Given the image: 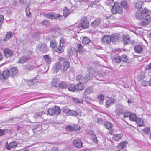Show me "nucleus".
<instances>
[{"label":"nucleus","mask_w":151,"mask_h":151,"mask_svg":"<svg viewBox=\"0 0 151 151\" xmlns=\"http://www.w3.org/2000/svg\"><path fill=\"white\" fill-rule=\"evenodd\" d=\"M149 14H150L149 11L145 8L143 10H138L135 13V17L137 19L141 20Z\"/></svg>","instance_id":"1"},{"label":"nucleus","mask_w":151,"mask_h":151,"mask_svg":"<svg viewBox=\"0 0 151 151\" xmlns=\"http://www.w3.org/2000/svg\"><path fill=\"white\" fill-rule=\"evenodd\" d=\"M109 2L112 5L114 4L113 6H112L111 11L113 14L116 13L122 14V7L119 6V4L118 5L117 4L115 3L113 0H109Z\"/></svg>","instance_id":"2"},{"label":"nucleus","mask_w":151,"mask_h":151,"mask_svg":"<svg viewBox=\"0 0 151 151\" xmlns=\"http://www.w3.org/2000/svg\"><path fill=\"white\" fill-rule=\"evenodd\" d=\"M80 26L82 29H87L89 27V22L87 18L85 16H83L80 20Z\"/></svg>","instance_id":"3"},{"label":"nucleus","mask_w":151,"mask_h":151,"mask_svg":"<svg viewBox=\"0 0 151 151\" xmlns=\"http://www.w3.org/2000/svg\"><path fill=\"white\" fill-rule=\"evenodd\" d=\"M150 14H148L142 19V20L140 22V24L142 26H144L148 25L151 21V18L150 15Z\"/></svg>","instance_id":"4"},{"label":"nucleus","mask_w":151,"mask_h":151,"mask_svg":"<svg viewBox=\"0 0 151 151\" xmlns=\"http://www.w3.org/2000/svg\"><path fill=\"white\" fill-rule=\"evenodd\" d=\"M91 77V76L87 77L86 76H85V77H83L81 75H78L76 76V80L79 81L78 83H84L85 81L89 80Z\"/></svg>","instance_id":"5"},{"label":"nucleus","mask_w":151,"mask_h":151,"mask_svg":"<svg viewBox=\"0 0 151 151\" xmlns=\"http://www.w3.org/2000/svg\"><path fill=\"white\" fill-rule=\"evenodd\" d=\"M14 52L8 48H5L3 50V54L5 57L6 58L12 56Z\"/></svg>","instance_id":"6"},{"label":"nucleus","mask_w":151,"mask_h":151,"mask_svg":"<svg viewBox=\"0 0 151 151\" xmlns=\"http://www.w3.org/2000/svg\"><path fill=\"white\" fill-rule=\"evenodd\" d=\"M10 74L9 71L8 70L4 71L2 74H0V79L3 81L7 79Z\"/></svg>","instance_id":"7"},{"label":"nucleus","mask_w":151,"mask_h":151,"mask_svg":"<svg viewBox=\"0 0 151 151\" xmlns=\"http://www.w3.org/2000/svg\"><path fill=\"white\" fill-rule=\"evenodd\" d=\"M73 145L76 147L80 148L83 147L82 143L81 140L79 139H75L73 142Z\"/></svg>","instance_id":"8"},{"label":"nucleus","mask_w":151,"mask_h":151,"mask_svg":"<svg viewBox=\"0 0 151 151\" xmlns=\"http://www.w3.org/2000/svg\"><path fill=\"white\" fill-rule=\"evenodd\" d=\"M64 42L63 38H61L60 41V47L57 48L56 50H55L56 51L59 53H61L63 52V47L64 46Z\"/></svg>","instance_id":"9"},{"label":"nucleus","mask_w":151,"mask_h":151,"mask_svg":"<svg viewBox=\"0 0 151 151\" xmlns=\"http://www.w3.org/2000/svg\"><path fill=\"white\" fill-rule=\"evenodd\" d=\"M38 48L40 51L42 52L46 53L47 52L48 50V49L47 45L45 44L44 43L39 45Z\"/></svg>","instance_id":"10"},{"label":"nucleus","mask_w":151,"mask_h":151,"mask_svg":"<svg viewBox=\"0 0 151 151\" xmlns=\"http://www.w3.org/2000/svg\"><path fill=\"white\" fill-rule=\"evenodd\" d=\"M30 58L29 56H23L19 58L17 62L19 63L23 64L28 61Z\"/></svg>","instance_id":"11"},{"label":"nucleus","mask_w":151,"mask_h":151,"mask_svg":"<svg viewBox=\"0 0 151 151\" xmlns=\"http://www.w3.org/2000/svg\"><path fill=\"white\" fill-rule=\"evenodd\" d=\"M100 23V19H97L91 23L90 27L94 29H95L99 26Z\"/></svg>","instance_id":"12"},{"label":"nucleus","mask_w":151,"mask_h":151,"mask_svg":"<svg viewBox=\"0 0 151 151\" xmlns=\"http://www.w3.org/2000/svg\"><path fill=\"white\" fill-rule=\"evenodd\" d=\"M119 35L118 34H112L111 37V42L115 44V43L119 41Z\"/></svg>","instance_id":"13"},{"label":"nucleus","mask_w":151,"mask_h":151,"mask_svg":"<svg viewBox=\"0 0 151 151\" xmlns=\"http://www.w3.org/2000/svg\"><path fill=\"white\" fill-rule=\"evenodd\" d=\"M115 102V99L112 98H109L107 99L106 101V106L108 108L111 104H113Z\"/></svg>","instance_id":"14"},{"label":"nucleus","mask_w":151,"mask_h":151,"mask_svg":"<svg viewBox=\"0 0 151 151\" xmlns=\"http://www.w3.org/2000/svg\"><path fill=\"white\" fill-rule=\"evenodd\" d=\"M102 41L103 42L109 44L111 42V36L109 35L104 36L102 39Z\"/></svg>","instance_id":"15"},{"label":"nucleus","mask_w":151,"mask_h":151,"mask_svg":"<svg viewBox=\"0 0 151 151\" xmlns=\"http://www.w3.org/2000/svg\"><path fill=\"white\" fill-rule=\"evenodd\" d=\"M134 50L136 52L141 54L143 52L142 46L141 45H136L134 47Z\"/></svg>","instance_id":"16"},{"label":"nucleus","mask_w":151,"mask_h":151,"mask_svg":"<svg viewBox=\"0 0 151 151\" xmlns=\"http://www.w3.org/2000/svg\"><path fill=\"white\" fill-rule=\"evenodd\" d=\"M86 87L85 83H78L76 85V91H81L84 89Z\"/></svg>","instance_id":"17"},{"label":"nucleus","mask_w":151,"mask_h":151,"mask_svg":"<svg viewBox=\"0 0 151 151\" xmlns=\"http://www.w3.org/2000/svg\"><path fill=\"white\" fill-rule=\"evenodd\" d=\"M127 143L128 141H123L118 144L117 147L119 149L122 150L126 147Z\"/></svg>","instance_id":"18"},{"label":"nucleus","mask_w":151,"mask_h":151,"mask_svg":"<svg viewBox=\"0 0 151 151\" xmlns=\"http://www.w3.org/2000/svg\"><path fill=\"white\" fill-rule=\"evenodd\" d=\"M58 19L59 20H62L63 19V17L60 14H54L53 13H51L50 19Z\"/></svg>","instance_id":"19"},{"label":"nucleus","mask_w":151,"mask_h":151,"mask_svg":"<svg viewBox=\"0 0 151 151\" xmlns=\"http://www.w3.org/2000/svg\"><path fill=\"white\" fill-rule=\"evenodd\" d=\"M62 66L63 67V71H66L69 68L70 63L67 61H64L62 63Z\"/></svg>","instance_id":"20"},{"label":"nucleus","mask_w":151,"mask_h":151,"mask_svg":"<svg viewBox=\"0 0 151 151\" xmlns=\"http://www.w3.org/2000/svg\"><path fill=\"white\" fill-rule=\"evenodd\" d=\"M75 49L73 47H72L70 50H68L67 51V54L69 56H72L76 54Z\"/></svg>","instance_id":"21"},{"label":"nucleus","mask_w":151,"mask_h":151,"mask_svg":"<svg viewBox=\"0 0 151 151\" xmlns=\"http://www.w3.org/2000/svg\"><path fill=\"white\" fill-rule=\"evenodd\" d=\"M74 48L76 50H75L76 52L78 53L79 52H81L83 49V46L81 44H78L76 45L75 47Z\"/></svg>","instance_id":"22"},{"label":"nucleus","mask_w":151,"mask_h":151,"mask_svg":"<svg viewBox=\"0 0 151 151\" xmlns=\"http://www.w3.org/2000/svg\"><path fill=\"white\" fill-rule=\"evenodd\" d=\"M123 40L124 45H127L129 42V38L127 34L124 35L123 37Z\"/></svg>","instance_id":"23"},{"label":"nucleus","mask_w":151,"mask_h":151,"mask_svg":"<svg viewBox=\"0 0 151 151\" xmlns=\"http://www.w3.org/2000/svg\"><path fill=\"white\" fill-rule=\"evenodd\" d=\"M70 115L74 116H80L81 114V112H77L74 111V110H70V111L69 113Z\"/></svg>","instance_id":"24"},{"label":"nucleus","mask_w":151,"mask_h":151,"mask_svg":"<svg viewBox=\"0 0 151 151\" xmlns=\"http://www.w3.org/2000/svg\"><path fill=\"white\" fill-rule=\"evenodd\" d=\"M62 64L61 62H58L56 63L55 65V69L56 72L58 71L61 68Z\"/></svg>","instance_id":"25"},{"label":"nucleus","mask_w":151,"mask_h":151,"mask_svg":"<svg viewBox=\"0 0 151 151\" xmlns=\"http://www.w3.org/2000/svg\"><path fill=\"white\" fill-rule=\"evenodd\" d=\"M70 9H68L66 7H65V8L63 9V16L66 18L71 13Z\"/></svg>","instance_id":"26"},{"label":"nucleus","mask_w":151,"mask_h":151,"mask_svg":"<svg viewBox=\"0 0 151 151\" xmlns=\"http://www.w3.org/2000/svg\"><path fill=\"white\" fill-rule=\"evenodd\" d=\"M59 83V80L57 78H54L51 82V85L54 87H57Z\"/></svg>","instance_id":"27"},{"label":"nucleus","mask_w":151,"mask_h":151,"mask_svg":"<svg viewBox=\"0 0 151 151\" xmlns=\"http://www.w3.org/2000/svg\"><path fill=\"white\" fill-rule=\"evenodd\" d=\"M13 33L10 31L7 32L4 40L5 41H7L9 39L13 37Z\"/></svg>","instance_id":"28"},{"label":"nucleus","mask_w":151,"mask_h":151,"mask_svg":"<svg viewBox=\"0 0 151 151\" xmlns=\"http://www.w3.org/2000/svg\"><path fill=\"white\" fill-rule=\"evenodd\" d=\"M10 74L11 73V76L12 77L18 73V70L16 68H12L9 71Z\"/></svg>","instance_id":"29"},{"label":"nucleus","mask_w":151,"mask_h":151,"mask_svg":"<svg viewBox=\"0 0 151 151\" xmlns=\"http://www.w3.org/2000/svg\"><path fill=\"white\" fill-rule=\"evenodd\" d=\"M68 85H67L65 82H62L58 85V86L59 87V88L62 89H65L67 88Z\"/></svg>","instance_id":"30"},{"label":"nucleus","mask_w":151,"mask_h":151,"mask_svg":"<svg viewBox=\"0 0 151 151\" xmlns=\"http://www.w3.org/2000/svg\"><path fill=\"white\" fill-rule=\"evenodd\" d=\"M67 88L69 91L72 92H74L75 90H76V86L70 83L68 85Z\"/></svg>","instance_id":"31"},{"label":"nucleus","mask_w":151,"mask_h":151,"mask_svg":"<svg viewBox=\"0 0 151 151\" xmlns=\"http://www.w3.org/2000/svg\"><path fill=\"white\" fill-rule=\"evenodd\" d=\"M123 136V134H117L114 135L112 137L113 139L115 141H117L121 139Z\"/></svg>","instance_id":"32"},{"label":"nucleus","mask_w":151,"mask_h":151,"mask_svg":"<svg viewBox=\"0 0 151 151\" xmlns=\"http://www.w3.org/2000/svg\"><path fill=\"white\" fill-rule=\"evenodd\" d=\"M104 126L106 127L107 129L110 130L112 129L113 124L111 123L106 122L104 124Z\"/></svg>","instance_id":"33"},{"label":"nucleus","mask_w":151,"mask_h":151,"mask_svg":"<svg viewBox=\"0 0 151 151\" xmlns=\"http://www.w3.org/2000/svg\"><path fill=\"white\" fill-rule=\"evenodd\" d=\"M93 90L91 87H88L86 88L85 91L84 93L83 94L84 95H87L89 94L92 93Z\"/></svg>","instance_id":"34"},{"label":"nucleus","mask_w":151,"mask_h":151,"mask_svg":"<svg viewBox=\"0 0 151 151\" xmlns=\"http://www.w3.org/2000/svg\"><path fill=\"white\" fill-rule=\"evenodd\" d=\"M114 61L117 63H119L121 62L120 57L118 54L116 55L113 60Z\"/></svg>","instance_id":"35"},{"label":"nucleus","mask_w":151,"mask_h":151,"mask_svg":"<svg viewBox=\"0 0 151 151\" xmlns=\"http://www.w3.org/2000/svg\"><path fill=\"white\" fill-rule=\"evenodd\" d=\"M55 114H59L61 113V109L60 108L56 106L53 107Z\"/></svg>","instance_id":"36"},{"label":"nucleus","mask_w":151,"mask_h":151,"mask_svg":"<svg viewBox=\"0 0 151 151\" xmlns=\"http://www.w3.org/2000/svg\"><path fill=\"white\" fill-rule=\"evenodd\" d=\"M135 121L136 122L138 125L139 126H143L144 124L143 121H142V119L140 118H138L136 119Z\"/></svg>","instance_id":"37"},{"label":"nucleus","mask_w":151,"mask_h":151,"mask_svg":"<svg viewBox=\"0 0 151 151\" xmlns=\"http://www.w3.org/2000/svg\"><path fill=\"white\" fill-rule=\"evenodd\" d=\"M43 58L46 63L49 64L51 62V58L48 55H44L43 57Z\"/></svg>","instance_id":"38"},{"label":"nucleus","mask_w":151,"mask_h":151,"mask_svg":"<svg viewBox=\"0 0 151 151\" xmlns=\"http://www.w3.org/2000/svg\"><path fill=\"white\" fill-rule=\"evenodd\" d=\"M57 42L54 40H51L50 41V47L53 48H55L57 46Z\"/></svg>","instance_id":"39"},{"label":"nucleus","mask_w":151,"mask_h":151,"mask_svg":"<svg viewBox=\"0 0 151 151\" xmlns=\"http://www.w3.org/2000/svg\"><path fill=\"white\" fill-rule=\"evenodd\" d=\"M91 42V40L89 38L87 37H83L82 42L84 44H87Z\"/></svg>","instance_id":"40"},{"label":"nucleus","mask_w":151,"mask_h":151,"mask_svg":"<svg viewBox=\"0 0 151 151\" xmlns=\"http://www.w3.org/2000/svg\"><path fill=\"white\" fill-rule=\"evenodd\" d=\"M143 3L142 2V1H138L136 3L135 6L138 9H140Z\"/></svg>","instance_id":"41"},{"label":"nucleus","mask_w":151,"mask_h":151,"mask_svg":"<svg viewBox=\"0 0 151 151\" xmlns=\"http://www.w3.org/2000/svg\"><path fill=\"white\" fill-rule=\"evenodd\" d=\"M72 99L73 102L76 103H81L83 102L82 100L79 99L77 97H73L72 98Z\"/></svg>","instance_id":"42"},{"label":"nucleus","mask_w":151,"mask_h":151,"mask_svg":"<svg viewBox=\"0 0 151 151\" xmlns=\"http://www.w3.org/2000/svg\"><path fill=\"white\" fill-rule=\"evenodd\" d=\"M120 57L121 61H122L124 62H127L128 59L126 55H122L120 56Z\"/></svg>","instance_id":"43"},{"label":"nucleus","mask_w":151,"mask_h":151,"mask_svg":"<svg viewBox=\"0 0 151 151\" xmlns=\"http://www.w3.org/2000/svg\"><path fill=\"white\" fill-rule=\"evenodd\" d=\"M34 68L33 66L29 65H26L25 66V69L26 70L29 71H32Z\"/></svg>","instance_id":"44"},{"label":"nucleus","mask_w":151,"mask_h":151,"mask_svg":"<svg viewBox=\"0 0 151 151\" xmlns=\"http://www.w3.org/2000/svg\"><path fill=\"white\" fill-rule=\"evenodd\" d=\"M44 114V112L43 111L35 113H34L33 116L35 118H37L39 116H41Z\"/></svg>","instance_id":"45"},{"label":"nucleus","mask_w":151,"mask_h":151,"mask_svg":"<svg viewBox=\"0 0 151 151\" xmlns=\"http://www.w3.org/2000/svg\"><path fill=\"white\" fill-rule=\"evenodd\" d=\"M129 119L131 121H135L136 119V116L134 113H131V115L129 116Z\"/></svg>","instance_id":"46"},{"label":"nucleus","mask_w":151,"mask_h":151,"mask_svg":"<svg viewBox=\"0 0 151 151\" xmlns=\"http://www.w3.org/2000/svg\"><path fill=\"white\" fill-rule=\"evenodd\" d=\"M10 146L11 148H14L16 147L17 145V141H14L9 143Z\"/></svg>","instance_id":"47"},{"label":"nucleus","mask_w":151,"mask_h":151,"mask_svg":"<svg viewBox=\"0 0 151 151\" xmlns=\"http://www.w3.org/2000/svg\"><path fill=\"white\" fill-rule=\"evenodd\" d=\"M40 24L42 26H48L50 25V23L47 20H44V21H42L40 23Z\"/></svg>","instance_id":"48"},{"label":"nucleus","mask_w":151,"mask_h":151,"mask_svg":"<svg viewBox=\"0 0 151 151\" xmlns=\"http://www.w3.org/2000/svg\"><path fill=\"white\" fill-rule=\"evenodd\" d=\"M53 107L52 108H49L47 110V112L49 115H52L55 114Z\"/></svg>","instance_id":"49"},{"label":"nucleus","mask_w":151,"mask_h":151,"mask_svg":"<svg viewBox=\"0 0 151 151\" xmlns=\"http://www.w3.org/2000/svg\"><path fill=\"white\" fill-rule=\"evenodd\" d=\"M97 98L100 101V103H102L103 101L104 100V97L102 95L98 96Z\"/></svg>","instance_id":"50"},{"label":"nucleus","mask_w":151,"mask_h":151,"mask_svg":"<svg viewBox=\"0 0 151 151\" xmlns=\"http://www.w3.org/2000/svg\"><path fill=\"white\" fill-rule=\"evenodd\" d=\"M117 113L118 115L119 116H121L124 113V108L121 107L117 111Z\"/></svg>","instance_id":"51"},{"label":"nucleus","mask_w":151,"mask_h":151,"mask_svg":"<svg viewBox=\"0 0 151 151\" xmlns=\"http://www.w3.org/2000/svg\"><path fill=\"white\" fill-rule=\"evenodd\" d=\"M62 110L63 112L68 113L69 114L70 110L67 107H63L62 108Z\"/></svg>","instance_id":"52"},{"label":"nucleus","mask_w":151,"mask_h":151,"mask_svg":"<svg viewBox=\"0 0 151 151\" xmlns=\"http://www.w3.org/2000/svg\"><path fill=\"white\" fill-rule=\"evenodd\" d=\"M142 131L145 134L147 135L150 132V129L149 127H147L142 129Z\"/></svg>","instance_id":"53"},{"label":"nucleus","mask_w":151,"mask_h":151,"mask_svg":"<svg viewBox=\"0 0 151 151\" xmlns=\"http://www.w3.org/2000/svg\"><path fill=\"white\" fill-rule=\"evenodd\" d=\"M91 138L93 140V142L95 143L96 144L97 143V137L96 135L95 134H93L92 135Z\"/></svg>","instance_id":"54"},{"label":"nucleus","mask_w":151,"mask_h":151,"mask_svg":"<svg viewBox=\"0 0 151 151\" xmlns=\"http://www.w3.org/2000/svg\"><path fill=\"white\" fill-rule=\"evenodd\" d=\"M121 5L122 7L125 9L127 8L128 7L127 2L124 1H123L121 2Z\"/></svg>","instance_id":"55"},{"label":"nucleus","mask_w":151,"mask_h":151,"mask_svg":"<svg viewBox=\"0 0 151 151\" xmlns=\"http://www.w3.org/2000/svg\"><path fill=\"white\" fill-rule=\"evenodd\" d=\"M35 81V79L29 80L27 81V83L29 86H32L34 84V81Z\"/></svg>","instance_id":"56"},{"label":"nucleus","mask_w":151,"mask_h":151,"mask_svg":"<svg viewBox=\"0 0 151 151\" xmlns=\"http://www.w3.org/2000/svg\"><path fill=\"white\" fill-rule=\"evenodd\" d=\"M74 126H68L66 129L67 130H68V131H73L74 130H76L74 128Z\"/></svg>","instance_id":"57"},{"label":"nucleus","mask_w":151,"mask_h":151,"mask_svg":"<svg viewBox=\"0 0 151 151\" xmlns=\"http://www.w3.org/2000/svg\"><path fill=\"white\" fill-rule=\"evenodd\" d=\"M123 114L124 117H129L130 115H131V112L127 111L124 112Z\"/></svg>","instance_id":"58"},{"label":"nucleus","mask_w":151,"mask_h":151,"mask_svg":"<svg viewBox=\"0 0 151 151\" xmlns=\"http://www.w3.org/2000/svg\"><path fill=\"white\" fill-rule=\"evenodd\" d=\"M4 19V16L2 15H0V28L1 27Z\"/></svg>","instance_id":"59"},{"label":"nucleus","mask_w":151,"mask_h":151,"mask_svg":"<svg viewBox=\"0 0 151 151\" xmlns=\"http://www.w3.org/2000/svg\"><path fill=\"white\" fill-rule=\"evenodd\" d=\"M145 69L146 70H151V63L147 65L145 67Z\"/></svg>","instance_id":"60"},{"label":"nucleus","mask_w":151,"mask_h":151,"mask_svg":"<svg viewBox=\"0 0 151 151\" xmlns=\"http://www.w3.org/2000/svg\"><path fill=\"white\" fill-rule=\"evenodd\" d=\"M86 96V95H84V94L83 95L82 98L85 99V101H89V100H91V99L90 97Z\"/></svg>","instance_id":"61"},{"label":"nucleus","mask_w":151,"mask_h":151,"mask_svg":"<svg viewBox=\"0 0 151 151\" xmlns=\"http://www.w3.org/2000/svg\"><path fill=\"white\" fill-rule=\"evenodd\" d=\"M138 76L139 78L142 80L145 78V75L144 73H141L139 74Z\"/></svg>","instance_id":"62"},{"label":"nucleus","mask_w":151,"mask_h":151,"mask_svg":"<svg viewBox=\"0 0 151 151\" xmlns=\"http://www.w3.org/2000/svg\"><path fill=\"white\" fill-rule=\"evenodd\" d=\"M141 83L142 86H146L148 84V82L145 80L142 81Z\"/></svg>","instance_id":"63"},{"label":"nucleus","mask_w":151,"mask_h":151,"mask_svg":"<svg viewBox=\"0 0 151 151\" xmlns=\"http://www.w3.org/2000/svg\"><path fill=\"white\" fill-rule=\"evenodd\" d=\"M5 134L4 131L0 129V136L4 135Z\"/></svg>","instance_id":"64"}]
</instances>
